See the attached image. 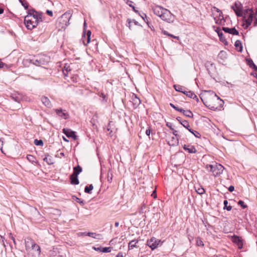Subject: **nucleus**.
<instances>
[{
  "label": "nucleus",
  "mask_w": 257,
  "mask_h": 257,
  "mask_svg": "<svg viewBox=\"0 0 257 257\" xmlns=\"http://www.w3.org/2000/svg\"><path fill=\"white\" fill-rule=\"evenodd\" d=\"M41 21V14H38V13L34 10H29L28 15L24 19L25 26L29 30H32L35 28Z\"/></svg>",
  "instance_id": "nucleus-1"
},
{
  "label": "nucleus",
  "mask_w": 257,
  "mask_h": 257,
  "mask_svg": "<svg viewBox=\"0 0 257 257\" xmlns=\"http://www.w3.org/2000/svg\"><path fill=\"white\" fill-rule=\"evenodd\" d=\"M231 8L233 10L236 15L238 17H243L245 19L247 26H249L253 20V11L251 9H247L242 12L241 5L236 2L231 6Z\"/></svg>",
  "instance_id": "nucleus-2"
},
{
  "label": "nucleus",
  "mask_w": 257,
  "mask_h": 257,
  "mask_svg": "<svg viewBox=\"0 0 257 257\" xmlns=\"http://www.w3.org/2000/svg\"><path fill=\"white\" fill-rule=\"evenodd\" d=\"M71 17V13L66 12L58 19L56 23V26L59 31L65 30L66 29L69 24V21Z\"/></svg>",
  "instance_id": "nucleus-3"
},
{
  "label": "nucleus",
  "mask_w": 257,
  "mask_h": 257,
  "mask_svg": "<svg viewBox=\"0 0 257 257\" xmlns=\"http://www.w3.org/2000/svg\"><path fill=\"white\" fill-rule=\"evenodd\" d=\"M201 99L203 103L207 106H211L210 102L209 101V99H216L219 101L220 105L223 104L224 102L222 100L220 99V98L217 96L216 94H214L213 92H208L207 94H205L202 97H201Z\"/></svg>",
  "instance_id": "nucleus-4"
},
{
  "label": "nucleus",
  "mask_w": 257,
  "mask_h": 257,
  "mask_svg": "<svg viewBox=\"0 0 257 257\" xmlns=\"http://www.w3.org/2000/svg\"><path fill=\"white\" fill-rule=\"evenodd\" d=\"M207 169L212 173L214 176L217 177L221 174L224 169V167L220 164L214 163L206 166Z\"/></svg>",
  "instance_id": "nucleus-5"
},
{
  "label": "nucleus",
  "mask_w": 257,
  "mask_h": 257,
  "mask_svg": "<svg viewBox=\"0 0 257 257\" xmlns=\"http://www.w3.org/2000/svg\"><path fill=\"white\" fill-rule=\"evenodd\" d=\"M163 14L161 16L160 18L167 23H173L175 20V16L173 15L170 11L167 9L164 10Z\"/></svg>",
  "instance_id": "nucleus-6"
},
{
  "label": "nucleus",
  "mask_w": 257,
  "mask_h": 257,
  "mask_svg": "<svg viewBox=\"0 0 257 257\" xmlns=\"http://www.w3.org/2000/svg\"><path fill=\"white\" fill-rule=\"evenodd\" d=\"M161 240L157 239L155 237L151 238L147 241V245L152 249L156 248L160 244Z\"/></svg>",
  "instance_id": "nucleus-7"
},
{
  "label": "nucleus",
  "mask_w": 257,
  "mask_h": 257,
  "mask_svg": "<svg viewBox=\"0 0 257 257\" xmlns=\"http://www.w3.org/2000/svg\"><path fill=\"white\" fill-rule=\"evenodd\" d=\"M166 9L158 5H156L152 8V10L154 14L159 17L160 18L162 15V14H163L164 12V10H165Z\"/></svg>",
  "instance_id": "nucleus-8"
},
{
  "label": "nucleus",
  "mask_w": 257,
  "mask_h": 257,
  "mask_svg": "<svg viewBox=\"0 0 257 257\" xmlns=\"http://www.w3.org/2000/svg\"><path fill=\"white\" fill-rule=\"evenodd\" d=\"M130 101L132 102L134 108L138 107L141 103L140 98L134 93L132 94Z\"/></svg>",
  "instance_id": "nucleus-9"
},
{
  "label": "nucleus",
  "mask_w": 257,
  "mask_h": 257,
  "mask_svg": "<svg viewBox=\"0 0 257 257\" xmlns=\"http://www.w3.org/2000/svg\"><path fill=\"white\" fill-rule=\"evenodd\" d=\"M55 112L59 117L64 119H67L69 116V113L66 110H63L61 108L56 109H55Z\"/></svg>",
  "instance_id": "nucleus-10"
},
{
  "label": "nucleus",
  "mask_w": 257,
  "mask_h": 257,
  "mask_svg": "<svg viewBox=\"0 0 257 257\" xmlns=\"http://www.w3.org/2000/svg\"><path fill=\"white\" fill-rule=\"evenodd\" d=\"M63 133L68 138H72L76 140L77 136L75 135V132L68 128H63Z\"/></svg>",
  "instance_id": "nucleus-11"
},
{
  "label": "nucleus",
  "mask_w": 257,
  "mask_h": 257,
  "mask_svg": "<svg viewBox=\"0 0 257 257\" xmlns=\"http://www.w3.org/2000/svg\"><path fill=\"white\" fill-rule=\"evenodd\" d=\"M232 241L238 246V247L239 249L242 248L243 242L241 237L236 235H234L232 236Z\"/></svg>",
  "instance_id": "nucleus-12"
},
{
  "label": "nucleus",
  "mask_w": 257,
  "mask_h": 257,
  "mask_svg": "<svg viewBox=\"0 0 257 257\" xmlns=\"http://www.w3.org/2000/svg\"><path fill=\"white\" fill-rule=\"evenodd\" d=\"M222 30L225 33L232 34L233 35H238V32L235 29V28H229L227 27H222Z\"/></svg>",
  "instance_id": "nucleus-13"
},
{
  "label": "nucleus",
  "mask_w": 257,
  "mask_h": 257,
  "mask_svg": "<svg viewBox=\"0 0 257 257\" xmlns=\"http://www.w3.org/2000/svg\"><path fill=\"white\" fill-rule=\"evenodd\" d=\"M183 149L189 153H195L196 152V149L195 147L192 145H184L183 146Z\"/></svg>",
  "instance_id": "nucleus-14"
},
{
  "label": "nucleus",
  "mask_w": 257,
  "mask_h": 257,
  "mask_svg": "<svg viewBox=\"0 0 257 257\" xmlns=\"http://www.w3.org/2000/svg\"><path fill=\"white\" fill-rule=\"evenodd\" d=\"M91 34V31L89 30L87 32L86 36H85L84 35H83L82 42L84 45L86 46L89 43L90 41Z\"/></svg>",
  "instance_id": "nucleus-15"
},
{
  "label": "nucleus",
  "mask_w": 257,
  "mask_h": 257,
  "mask_svg": "<svg viewBox=\"0 0 257 257\" xmlns=\"http://www.w3.org/2000/svg\"><path fill=\"white\" fill-rule=\"evenodd\" d=\"M183 93L186 95L188 97L193 98V99L196 100L197 102L199 101V98L197 97L196 95L192 91H187L185 90L183 92Z\"/></svg>",
  "instance_id": "nucleus-16"
},
{
  "label": "nucleus",
  "mask_w": 257,
  "mask_h": 257,
  "mask_svg": "<svg viewBox=\"0 0 257 257\" xmlns=\"http://www.w3.org/2000/svg\"><path fill=\"white\" fill-rule=\"evenodd\" d=\"M41 101L42 103L47 107H51L52 106L51 103L48 97L42 96L41 97Z\"/></svg>",
  "instance_id": "nucleus-17"
},
{
  "label": "nucleus",
  "mask_w": 257,
  "mask_h": 257,
  "mask_svg": "<svg viewBox=\"0 0 257 257\" xmlns=\"http://www.w3.org/2000/svg\"><path fill=\"white\" fill-rule=\"evenodd\" d=\"M71 183L74 185H78L79 183L77 176L72 174L70 176Z\"/></svg>",
  "instance_id": "nucleus-18"
},
{
  "label": "nucleus",
  "mask_w": 257,
  "mask_h": 257,
  "mask_svg": "<svg viewBox=\"0 0 257 257\" xmlns=\"http://www.w3.org/2000/svg\"><path fill=\"white\" fill-rule=\"evenodd\" d=\"M179 143L178 138L173 137L171 140L169 141L168 144L170 146H175Z\"/></svg>",
  "instance_id": "nucleus-19"
},
{
  "label": "nucleus",
  "mask_w": 257,
  "mask_h": 257,
  "mask_svg": "<svg viewBox=\"0 0 257 257\" xmlns=\"http://www.w3.org/2000/svg\"><path fill=\"white\" fill-rule=\"evenodd\" d=\"M32 248L36 251L38 255H40L41 253V248L39 245L35 243V242L32 243Z\"/></svg>",
  "instance_id": "nucleus-20"
},
{
  "label": "nucleus",
  "mask_w": 257,
  "mask_h": 257,
  "mask_svg": "<svg viewBox=\"0 0 257 257\" xmlns=\"http://www.w3.org/2000/svg\"><path fill=\"white\" fill-rule=\"evenodd\" d=\"M234 46L236 47V49L238 50L239 52H242V47L241 42L240 40H236L235 42Z\"/></svg>",
  "instance_id": "nucleus-21"
},
{
  "label": "nucleus",
  "mask_w": 257,
  "mask_h": 257,
  "mask_svg": "<svg viewBox=\"0 0 257 257\" xmlns=\"http://www.w3.org/2000/svg\"><path fill=\"white\" fill-rule=\"evenodd\" d=\"M138 242V240H133L131 241H130L129 243H128V248L129 249H133L134 247H137V243Z\"/></svg>",
  "instance_id": "nucleus-22"
},
{
  "label": "nucleus",
  "mask_w": 257,
  "mask_h": 257,
  "mask_svg": "<svg viewBox=\"0 0 257 257\" xmlns=\"http://www.w3.org/2000/svg\"><path fill=\"white\" fill-rule=\"evenodd\" d=\"M73 170L74 171L72 174L78 176V175L82 172V168L79 165H78L77 166L74 167Z\"/></svg>",
  "instance_id": "nucleus-23"
},
{
  "label": "nucleus",
  "mask_w": 257,
  "mask_h": 257,
  "mask_svg": "<svg viewBox=\"0 0 257 257\" xmlns=\"http://www.w3.org/2000/svg\"><path fill=\"white\" fill-rule=\"evenodd\" d=\"M173 86L176 91L181 92L182 93H183V92L186 89L184 86L178 84H175Z\"/></svg>",
  "instance_id": "nucleus-24"
},
{
  "label": "nucleus",
  "mask_w": 257,
  "mask_h": 257,
  "mask_svg": "<svg viewBox=\"0 0 257 257\" xmlns=\"http://www.w3.org/2000/svg\"><path fill=\"white\" fill-rule=\"evenodd\" d=\"M214 19L216 23L217 24L222 25L225 22L223 15H222V16H220V17H219L218 20H216L215 17L214 18Z\"/></svg>",
  "instance_id": "nucleus-25"
},
{
  "label": "nucleus",
  "mask_w": 257,
  "mask_h": 257,
  "mask_svg": "<svg viewBox=\"0 0 257 257\" xmlns=\"http://www.w3.org/2000/svg\"><path fill=\"white\" fill-rule=\"evenodd\" d=\"M218 31H219V32H218V35L219 37L220 40L224 43H227L226 40L225 38V37L223 36V33L221 32V31H220L219 30H218Z\"/></svg>",
  "instance_id": "nucleus-26"
},
{
  "label": "nucleus",
  "mask_w": 257,
  "mask_h": 257,
  "mask_svg": "<svg viewBox=\"0 0 257 257\" xmlns=\"http://www.w3.org/2000/svg\"><path fill=\"white\" fill-rule=\"evenodd\" d=\"M93 189V186L92 184L89 185V186H86L84 189V192L86 193L91 194L92 193V190Z\"/></svg>",
  "instance_id": "nucleus-27"
},
{
  "label": "nucleus",
  "mask_w": 257,
  "mask_h": 257,
  "mask_svg": "<svg viewBox=\"0 0 257 257\" xmlns=\"http://www.w3.org/2000/svg\"><path fill=\"white\" fill-rule=\"evenodd\" d=\"M195 188L198 194L202 195L205 193V190L203 187L199 186L198 187H195Z\"/></svg>",
  "instance_id": "nucleus-28"
},
{
  "label": "nucleus",
  "mask_w": 257,
  "mask_h": 257,
  "mask_svg": "<svg viewBox=\"0 0 257 257\" xmlns=\"http://www.w3.org/2000/svg\"><path fill=\"white\" fill-rule=\"evenodd\" d=\"M35 242L30 239H28V240H26L25 241V244H26V249H27L28 248H30V247H32V243H34Z\"/></svg>",
  "instance_id": "nucleus-29"
},
{
  "label": "nucleus",
  "mask_w": 257,
  "mask_h": 257,
  "mask_svg": "<svg viewBox=\"0 0 257 257\" xmlns=\"http://www.w3.org/2000/svg\"><path fill=\"white\" fill-rule=\"evenodd\" d=\"M183 114L185 116L189 118H192L193 117V114L192 112L190 110H186L185 111H184Z\"/></svg>",
  "instance_id": "nucleus-30"
},
{
  "label": "nucleus",
  "mask_w": 257,
  "mask_h": 257,
  "mask_svg": "<svg viewBox=\"0 0 257 257\" xmlns=\"http://www.w3.org/2000/svg\"><path fill=\"white\" fill-rule=\"evenodd\" d=\"M181 124L186 128H187L188 131L189 130H191L190 128V125L188 121L184 120L181 122Z\"/></svg>",
  "instance_id": "nucleus-31"
},
{
  "label": "nucleus",
  "mask_w": 257,
  "mask_h": 257,
  "mask_svg": "<svg viewBox=\"0 0 257 257\" xmlns=\"http://www.w3.org/2000/svg\"><path fill=\"white\" fill-rule=\"evenodd\" d=\"M223 204H224V209H226L228 211H230L232 209V206H228V201L227 200H225L224 201H223Z\"/></svg>",
  "instance_id": "nucleus-32"
},
{
  "label": "nucleus",
  "mask_w": 257,
  "mask_h": 257,
  "mask_svg": "<svg viewBox=\"0 0 257 257\" xmlns=\"http://www.w3.org/2000/svg\"><path fill=\"white\" fill-rule=\"evenodd\" d=\"M189 131L192 134L194 135V136L197 138H200L201 137V135L199 132L196 131H193L192 129L189 130Z\"/></svg>",
  "instance_id": "nucleus-33"
},
{
  "label": "nucleus",
  "mask_w": 257,
  "mask_h": 257,
  "mask_svg": "<svg viewBox=\"0 0 257 257\" xmlns=\"http://www.w3.org/2000/svg\"><path fill=\"white\" fill-rule=\"evenodd\" d=\"M34 144L36 146H42L43 145V142L41 140L35 139L34 141Z\"/></svg>",
  "instance_id": "nucleus-34"
},
{
  "label": "nucleus",
  "mask_w": 257,
  "mask_h": 257,
  "mask_svg": "<svg viewBox=\"0 0 257 257\" xmlns=\"http://www.w3.org/2000/svg\"><path fill=\"white\" fill-rule=\"evenodd\" d=\"M86 235H88L94 238H97L96 236H99L100 235L97 234L96 233L94 232H87Z\"/></svg>",
  "instance_id": "nucleus-35"
},
{
  "label": "nucleus",
  "mask_w": 257,
  "mask_h": 257,
  "mask_svg": "<svg viewBox=\"0 0 257 257\" xmlns=\"http://www.w3.org/2000/svg\"><path fill=\"white\" fill-rule=\"evenodd\" d=\"M111 251V247H102V250L101 252H110Z\"/></svg>",
  "instance_id": "nucleus-36"
},
{
  "label": "nucleus",
  "mask_w": 257,
  "mask_h": 257,
  "mask_svg": "<svg viewBox=\"0 0 257 257\" xmlns=\"http://www.w3.org/2000/svg\"><path fill=\"white\" fill-rule=\"evenodd\" d=\"M196 245L198 246H204V244L203 243V241L200 238L197 237L196 239Z\"/></svg>",
  "instance_id": "nucleus-37"
},
{
  "label": "nucleus",
  "mask_w": 257,
  "mask_h": 257,
  "mask_svg": "<svg viewBox=\"0 0 257 257\" xmlns=\"http://www.w3.org/2000/svg\"><path fill=\"white\" fill-rule=\"evenodd\" d=\"M112 177H113V175H112V173L109 172L107 173V181L109 183H111L112 182Z\"/></svg>",
  "instance_id": "nucleus-38"
},
{
  "label": "nucleus",
  "mask_w": 257,
  "mask_h": 257,
  "mask_svg": "<svg viewBox=\"0 0 257 257\" xmlns=\"http://www.w3.org/2000/svg\"><path fill=\"white\" fill-rule=\"evenodd\" d=\"M27 159L30 161V162H34L35 161V157L32 156V155H27Z\"/></svg>",
  "instance_id": "nucleus-39"
},
{
  "label": "nucleus",
  "mask_w": 257,
  "mask_h": 257,
  "mask_svg": "<svg viewBox=\"0 0 257 257\" xmlns=\"http://www.w3.org/2000/svg\"><path fill=\"white\" fill-rule=\"evenodd\" d=\"M211 10L212 11H213V10H216V11L219 14L218 17H220V16H222V15H223L222 12L215 7H213Z\"/></svg>",
  "instance_id": "nucleus-40"
},
{
  "label": "nucleus",
  "mask_w": 257,
  "mask_h": 257,
  "mask_svg": "<svg viewBox=\"0 0 257 257\" xmlns=\"http://www.w3.org/2000/svg\"><path fill=\"white\" fill-rule=\"evenodd\" d=\"M238 204L240 205L243 209H245L247 207V205H245L244 202L242 200H239L238 202Z\"/></svg>",
  "instance_id": "nucleus-41"
},
{
  "label": "nucleus",
  "mask_w": 257,
  "mask_h": 257,
  "mask_svg": "<svg viewBox=\"0 0 257 257\" xmlns=\"http://www.w3.org/2000/svg\"><path fill=\"white\" fill-rule=\"evenodd\" d=\"M24 0H23L20 2V3L22 4V6L25 8V9H28V4L26 2H24Z\"/></svg>",
  "instance_id": "nucleus-42"
},
{
  "label": "nucleus",
  "mask_w": 257,
  "mask_h": 257,
  "mask_svg": "<svg viewBox=\"0 0 257 257\" xmlns=\"http://www.w3.org/2000/svg\"><path fill=\"white\" fill-rule=\"evenodd\" d=\"M146 208V206L144 204L139 209V212L140 214H142L144 213V210Z\"/></svg>",
  "instance_id": "nucleus-43"
},
{
  "label": "nucleus",
  "mask_w": 257,
  "mask_h": 257,
  "mask_svg": "<svg viewBox=\"0 0 257 257\" xmlns=\"http://www.w3.org/2000/svg\"><path fill=\"white\" fill-rule=\"evenodd\" d=\"M173 130V134L175 136V137L179 138L180 137V136L177 134V131L176 130Z\"/></svg>",
  "instance_id": "nucleus-44"
},
{
  "label": "nucleus",
  "mask_w": 257,
  "mask_h": 257,
  "mask_svg": "<svg viewBox=\"0 0 257 257\" xmlns=\"http://www.w3.org/2000/svg\"><path fill=\"white\" fill-rule=\"evenodd\" d=\"M151 129L150 128L147 129L146 131V135H147L148 136H150V134H151Z\"/></svg>",
  "instance_id": "nucleus-45"
},
{
  "label": "nucleus",
  "mask_w": 257,
  "mask_h": 257,
  "mask_svg": "<svg viewBox=\"0 0 257 257\" xmlns=\"http://www.w3.org/2000/svg\"><path fill=\"white\" fill-rule=\"evenodd\" d=\"M46 13L49 16H51V17H52L53 16V12L52 11H50V10H47L46 11Z\"/></svg>",
  "instance_id": "nucleus-46"
},
{
  "label": "nucleus",
  "mask_w": 257,
  "mask_h": 257,
  "mask_svg": "<svg viewBox=\"0 0 257 257\" xmlns=\"http://www.w3.org/2000/svg\"><path fill=\"white\" fill-rule=\"evenodd\" d=\"M44 161L46 162L48 164H52V163L51 162V160H50V161H48V158L47 157H45V158H44Z\"/></svg>",
  "instance_id": "nucleus-47"
},
{
  "label": "nucleus",
  "mask_w": 257,
  "mask_h": 257,
  "mask_svg": "<svg viewBox=\"0 0 257 257\" xmlns=\"http://www.w3.org/2000/svg\"><path fill=\"white\" fill-rule=\"evenodd\" d=\"M128 6H129L130 7L132 8V9H133V11H134V12H135L136 13H138V11H137V10H136L135 9V7H134L133 5H132V4H128Z\"/></svg>",
  "instance_id": "nucleus-48"
},
{
  "label": "nucleus",
  "mask_w": 257,
  "mask_h": 257,
  "mask_svg": "<svg viewBox=\"0 0 257 257\" xmlns=\"http://www.w3.org/2000/svg\"><path fill=\"white\" fill-rule=\"evenodd\" d=\"M93 248L94 250H95L96 251H99L100 252H101V250H102V247L101 246L98 247H93Z\"/></svg>",
  "instance_id": "nucleus-49"
},
{
  "label": "nucleus",
  "mask_w": 257,
  "mask_h": 257,
  "mask_svg": "<svg viewBox=\"0 0 257 257\" xmlns=\"http://www.w3.org/2000/svg\"><path fill=\"white\" fill-rule=\"evenodd\" d=\"M228 189L229 192H232L234 190V187L233 186H230Z\"/></svg>",
  "instance_id": "nucleus-50"
},
{
  "label": "nucleus",
  "mask_w": 257,
  "mask_h": 257,
  "mask_svg": "<svg viewBox=\"0 0 257 257\" xmlns=\"http://www.w3.org/2000/svg\"><path fill=\"white\" fill-rule=\"evenodd\" d=\"M170 106L173 107L174 109H175L177 111V110H178V107H177L175 105H174L172 103H170Z\"/></svg>",
  "instance_id": "nucleus-51"
},
{
  "label": "nucleus",
  "mask_w": 257,
  "mask_h": 257,
  "mask_svg": "<svg viewBox=\"0 0 257 257\" xmlns=\"http://www.w3.org/2000/svg\"><path fill=\"white\" fill-rule=\"evenodd\" d=\"M12 97L13 99H14L16 101H17V102L19 101L20 98H19L18 97L16 96L15 97L14 96H12Z\"/></svg>",
  "instance_id": "nucleus-52"
},
{
  "label": "nucleus",
  "mask_w": 257,
  "mask_h": 257,
  "mask_svg": "<svg viewBox=\"0 0 257 257\" xmlns=\"http://www.w3.org/2000/svg\"><path fill=\"white\" fill-rule=\"evenodd\" d=\"M76 201L80 204H83V201H81L80 198H76Z\"/></svg>",
  "instance_id": "nucleus-53"
},
{
  "label": "nucleus",
  "mask_w": 257,
  "mask_h": 257,
  "mask_svg": "<svg viewBox=\"0 0 257 257\" xmlns=\"http://www.w3.org/2000/svg\"><path fill=\"white\" fill-rule=\"evenodd\" d=\"M116 257H123V253L121 252H119L116 255Z\"/></svg>",
  "instance_id": "nucleus-54"
},
{
  "label": "nucleus",
  "mask_w": 257,
  "mask_h": 257,
  "mask_svg": "<svg viewBox=\"0 0 257 257\" xmlns=\"http://www.w3.org/2000/svg\"><path fill=\"white\" fill-rule=\"evenodd\" d=\"M176 119L179 122L180 124H181V122H182V121H183L182 120L181 118L179 116L176 118Z\"/></svg>",
  "instance_id": "nucleus-55"
},
{
  "label": "nucleus",
  "mask_w": 257,
  "mask_h": 257,
  "mask_svg": "<svg viewBox=\"0 0 257 257\" xmlns=\"http://www.w3.org/2000/svg\"><path fill=\"white\" fill-rule=\"evenodd\" d=\"M254 18L256 20H257V9L256 10V12L255 13V14L254 13H253V18Z\"/></svg>",
  "instance_id": "nucleus-56"
},
{
  "label": "nucleus",
  "mask_w": 257,
  "mask_h": 257,
  "mask_svg": "<svg viewBox=\"0 0 257 257\" xmlns=\"http://www.w3.org/2000/svg\"><path fill=\"white\" fill-rule=\"evenodd\" d=\"M186 110H184L183 109V108H178V110H177V111L180 112H182L183 114L184 113V111H185Z\"/></svg>",
  "instance_id": "nucleus-57"
},
{
  "label": "nucleus",
  "mask_w": 257,
  "mask_h": 257,
  "mask_svg": "<svg viewBox=\"0 0 257 257\" xmlns=\"http://www.w3.org/2000/svg\"><path fill=\"white\" fill-rule=\"evenodd\" d=\"M11 238L12 239V240H13L14 243L15 245L16 244V240H15V238L14 237V236H13L12 235L11 236Z\"/></svg>",
  "instance_id": "nucleus-58"
},
{
  "label": "nucleus",
  "mask_w": 257,
  "mask_h": 257,
  "mask_svg": "<svg viewBox=\"0 0 257 257\" xmlns=\"http://www.w3.org/2000/svg\"><path fill=\"white\" fill-rule=\"evenodd\" d=\"M126 3L128 5V4H132L133 3V2L130 0H126Z\"/></svg>",
  "instance_id": "nucleus-59"
},
{
  "label": "nucleus",
  "mask_w": 257,
  "mask_h": 257,
  "mask_svg": "<svg viewBox=\"0 0 257 257\" xmlns=\"http://www.w3.org/2000/svg\"><path fill=\"white\" fill-rule=\"evenodd\" d=\"M142 18L145 20V18H147V16L145 14L143 13V15H141Z\"/></svg>",
  "instance_id": "nucleus-60"
},
{
  "label": "nucleus",
  "mask_w": 257,
  "mask_h": 257,
  "mask_svg": "<svg viewBox=\"0 0 257 257\" xmlns=\"http://www.w3.org/2000/svg\"><path fill=\"white\" fill-rule=\"evenodd\" d=\"M163 33V34H164V35H168V36H169V35L170 34H169V33H168L167 31H164Z\"/></svg>",
  "instance_id": "nucleus-61"
},
{
  "label": "nucleus",
  "mask_w": 257,
  "mask_h": 257,
  "mask_svg": "<svg viewBox=\"0 0 257 257\" xmlns=\"http://www.w3.org/2000/svg\"><path fill=\"white\" fill-rule=\"evenodd\" d=\"M114 225H115V227H118V225H119V222H115Z\"/></svg>",
  "instance_id": "nucleus-62"
},
{
  "label": "nucleus",
  "mask_w": 257,
  "mask_h": 257,
  "mask_svg": "<svg viewBox=\"0 0 257 257\" xmlns=\"http://www.w3.org/2000/svg\"><path fill=\"white\" fill-rule=\"evenodd\" d=\"M4 12V9L3 8H0V14H3Z\"/></svg>",
  "instance_id": "nucleus-63"
},
{
  "label": "nucleus",
  "mask_w": 257,
  "mask_h": 257,
  "mask_svg": "<svg viewBox=\"0 0 257 257\" xmlns=\"http://www.w3.org/2000/svg\"><path fill=\"white\" fill-rule=\"evenodd\" d=\"M218 30H219L220 31H221V30L219 28H217V29L215 30V31L217 33V34H218Z\"/></svg>",
  "instance_id": "nucleus-64"
}]
</instances>
